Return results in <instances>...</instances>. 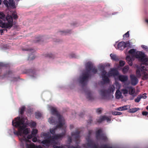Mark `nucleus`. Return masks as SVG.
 I'll return each mask as SVG.
<instances>
[{
	"label": "nucleus",
	"mask_w": 148,
	"mask_h": 148,
	"mask_svg": "<svg viewBox=\"0 0 148 148\" xmlns=\"http://www.w3.org/2000/svg\"><path fill=\"white\" fill-rule=\"evenodd\" d=\"M130 45V43L128 42H125L122 41L119 42L117 45L118 49L120 50H123L125 48L128 47Z\"/></svg>",
	"instance_id": "obj_12"
},
{
	"label": "nucleus",
	"mask_w": 148,
	"mask_h": 148,
	"mask_svg": "<svg viewBox=\"0 0 148 148\" xmlns=\"http://www.w3.org/2000/svg\"><path fill=\"white\" fill-rule=\"evenodd\" d=\"M37 138L36 137L33 138L32 139V141L34 142H36L37 141Z\"/></svg>",
	"instance_id": "obj_59"
},
{
	"label": "nucleus",
	"mask_w": 148,
	"mask_h": 148,
	"mask_svg": "<svg viewBox=\"0 0 148 148\" xmlns=\"http://www.w3.org/2000/svg\"><path fill=\"white\" fill-rule=\"evenodd\" d=\"M122 111L127 110L128 108H130V107L128 105L125 106H124L121 107Z\"/></svg>",
	"instance_id": "obj_39"
},
{
	"label": "nucleus",
	"mask_w": 148,
	"mask_h": 148,
	"mask_svg": "<svg viewBox=\"0 0 148 148\" xmlns=\"http://www.w3.org/2000/svg\"><path fill=\"white\" fill-rule=\"evenodd\" d=\"M12 125L16 127H18V131L14 129V134L16 135L21 136L22 134H27L29 132L27 128H26L29 125L27 118L18 116L15 118L12 121Z\"/></svg>",
	"instance_id": "obj_1"
},
{
	"label": "nucleus",
	"mask_w": 148,
	"mask_h": 148,
	"mask_svg": "<svg viewBox=\"0 0 148 148\" xmlns=\"http://www.w3.org/2000/svg\"><path fill=\"white\" fill-rule=\"evenodd\" d=\"M141 47L143 49L147 51H148V48L147 46L145 45H142Z\"/></svg>",
	"instance_id": "obj_53"
},
{
	"label": "nucleus",
	"mask_w": 148,
	"mask_h": 148,
	"mask_svg": "<svg viewBox=\"0 0 148 148\" xmlns=\"http://www.w3.org/2000/svg\"><path fill=\"white\" fill-rule=\"evenodd\" d=\"M128 64H129L130 66H132V60H131L130 61H129V62H128Z\"/></svg>",
	"instance_id": "obj_63"
},
{
	"label": "nucleus",
	"mask_w": 148,
	"mask_h": 148,
	"mask_svg": "<svg viewBox=\"0 0 148 148\" xmlns=\"http://www.w3.org/2000/svg\"><path fill=\"white\" fill-rule=\"evenodd\" d=\"M22 140L25 141L26 142H31V141L25 136L23 137L22 138Z\"/></svg>",
	"instance_id": "obj_41"
},
{
	"label": "nucleus",
	"mask_w": 148,
	"mask_h": 148,
	"mask_svg": "<svg viewBox=\"0 0 148 148\" xmlns=\"http://www.w3.org/2000/svg\"><path fill=\"white\" fill-rule=\"evenodd\" d=\"M51 141H52L51 139H46L41 141V143L45 145L47 147H49Z\"/></svg>",
	"instance_id": "obj_17"
},
{
	"label": "nucleus",
	"mask_w": 148,
	"mask_h": 148,
	"mask_svg": "<svg viewBox=\"0 0 148 148\" xmlns=\"http://www.w3.org/2000/svg\"><path fill=\"white\" fill-rule=\"evenodd\" d=\"M5 15L2 12H0V27L2 28H10L13 26V19L10 15Z\"/></svg>",
	"instance_id": "obj_2"
},
{
	"label": "nucleus",
	"mask_w": 148,
	"mask_h": 148,
	"mask_svg": "<svg viewBox=\"0 0 148 148\" xmlns=\"http://www.w3.org/2000/svg\"><path fill=\"white\" fill-rule=\"evenodd\" d=\"M65 134L66 132H64L60 134H56L51 138L52 141L62 138L65 136Z\"/></svg>",
	"instance_id": "obj_14"
},
{
	"label": "nucleus",
	"mask_w": 148,
	"mask_h": 148,
	"mask_svg": "<svg viewBox=\"0 0 148 148\" xmlns=\"http://www.w3.org/2000/svg\"><path fill=\"white\" fill-rule=\"evenodd\" d=\"M91 147L93 148H97V146L95 144L93 143V145Z\"/></svg>",
	"instance_id": "obj_64"
},
{
	"label": "nucleus",
	"mask_w": 148,
	"mask_h": 148,
	"mask_svg": "<svg viewBox=\"0 0 148 148\" xmlns=\"http://www.w3.org/2000/svg\"><path fill=\"white\" fill-rule=\"evenodd\" d=\"M9 7H12L13 8H15V2L13 0H9Z\"/></svg>",
	"instance_id": "obj_20"
},
{
	"label": "nucleus",
	"mask_w": 148,
	"mask_h": 148,
	"mask_svg": "<svg viewBox=\"0 0 148 148\" xmlns=\"http://www.w3.org/2000/svg\"><path fill=\"white\" fill-rule=\"evenodd\" d=\"M12 18H13L14 19H16L18 18V16L17 14L15 13H13L12 14V16H11Z\"/></svg>",
	"instance_id": "obj_45"
},
{
	"label": "nucleus",
	"mask_w": 148,
	"mask_h": 148,
	"mask_svg": "<svg viewBox=\"0 0 148 148\" xmlns=\"http://www.w3.org/2000/svg\"><path fill=\"white\" fill-rule=\"evenodd\" d=\"M53 147L54 148H64L63 146H60L57 145H54Z\"/></svg>",
	"instance_id": "obj_56"
},
{
	"label": "nucleus",
	"mask_w": 148,
	"mask_h": 148,
	"mask_svg": "<svg viewBox=\"0 0 148 148\" xmlns=\"http://www.w3.org/2000/svg\"><path fill=\"white\" fill-rule=\"evenodd\" d=\"M111 74H112L113 76H117L119 75V72L116 69H113L111 70Z\"/></svg>",
	"instance_id": "obj_22"
},
{
	"label": "nucleus",
	"mask_w": 148,
	"mask_h": 148,
	"mask_svg": "<svg viewBox=\"0 0 148 148\" xmlns=\"http://www.w3.org/2000/svg\"><path fill=\"white\" fill-rule=\"evenodd\" d=\"M35 70L34 69H31L28 70V72L30 73H31L32 74H34L35 73Z\"/></svg>",
	"instance_id": "obj_40"
},
{
	"label": "nucleus",
	"mask_w": 148,
	"mask_h": 148,
	"mask_svg": "<svg viewBox=\"0 0 148 148\" xmlns=\"http://www.w3.org/2000/svg\"><path fill=\"white\" fill-rule=\"evenodd\" d=\"M126 59L127 62L132 60L130 56H127Z\"/></svg>",
	"instance_id": "obj_54"
},
{
	"label": "nucleus",
	"mask_w": 148,
	"mask_h": 148,
	"mask_svg": "<svg viewBox=\"0 0 148 148\" xmlns=\"http://www.w3.org/2000/svg\"><path fill=\"white\" fill-rule=\"evenodd\" d=\"M107 90H101L100 91V94L103 97H106V96Z\"/></svg>",
	"instance_id": "obj_24"
},
{
	"label": "nucleus",
	"mask_w": 148,
	"mask_h": 148,
	"mask_svg": "<svg viewBox=\"0 0 148 148\" xmlns=\"http://www.w3.org/2000/svg\"><path fill=\"white\" fill-rule=\"evenodd\" d=\"M119 80L122 82H125L128 79V77L126 75H119L118 77Z\"/></svg>",
	"instance_id": "obj_18"
},
{
	"label": "nucleus",
	"mask_w": 148,
	"mask_h": 148,
	"mask_svg": "<svg viewBox=\"0 0 148 148\" xmlns=\"http://www.w3.org/2000/svg\"><path fill=\"white\" fill-rule=\"evenodd\" d=\"M42 41V38L40 37L36 38L33 42L35 43H40Z\"/></svg>",
	"instance_id": "obj_33"
},
{
	"label": "nucleus",
	"mask_w": 148,
	"mask_h": 148,
	"mask_svg": "<svg viewBox=\"0 0 148 148\" xmlns=\"http://www.w3.org/2000/svg\"><path fill=\"white\" fill-rule=\"evenodd\" d=\"M92 121V117H90V119L88 121V124L89 125L91 123Z\"/></svg>",
	"instance_id": "obj_60"
},
{
	"label": "nucleus",
	"mask_w": 148,
	"mask_h": 148,
	"mask_svg": "<svg viewBox=\"0 0 148 148\" xmlns=\"http://www.w3.org/2000/svg\"><path fill=\"white\" fill-rule=\"evenodd\" d=\"M42 114L39 112L35 113V118L37 119L40 118L42 116Z\"/></svg>",
	"instance_id": "obj_32"
},
{
	"label": "nucleus",
	"mask_w": 148,
	"mask_h": 148,
	"mask_svg": "<svg viewBox=\"0 0 148 148\" xmlns=\"http://www.w3.org/2000/svg\"><path fill=\"white\" fill-rule=\"evenodd\" d=\"M23 50L24 51H28L30 52H31L32 53L34 51V50L33 49L29 48H26L25 49H23Z\"/></svg>",
	"instance_id": "obj_42"
},
{
	"label": "nucleus",
	"mask_w": 148,
	"mask_h": 148,
	"mask_svg": "<svg viewBox=\"0 0 148 148\" xmlns=\"http://www.w3.org/2000/svg\"><path fill=\"white\" fill-rule=\"evenodd\" d=\"M68 140L69 142V143H71L72 141V137L71 136H69L68 138Z\"/></svg>",
	"instance_id": "obj_61"
},
{
	"label": "nucleus",
	"mask_w": 148,
	"mask_h": 148,
	"mask_svg": "<svg viewBox=\"0 0 148 148\" xmlns=\"http://www.w3.org/2000/svg\"><path fill=\"white\" fill-rule=\"evenodd\" d=\"M116 97L117 99H119L121 97L122 95L121 92L119 90H116Z\"/></svg>",
	"instance_id": "obj_26"
},
{
	"label": "nucleus",
	"mask_w": 148,
	"mask_h": 148,
	"mask_svg": "<svg viewBox=\"0 0 148 148\" xmlns=\"http://www.w3.org/2000/svg\"><path fill=\"white\" fill-rule=\"evenodd\" d=\"M123 92V94L124 95L125 94H126L128 93V90H127L125 89H123L121 90Z\"/></svg>",
	"instance_id": "obj_50"
},
{
	"label": "nucleus",
	"mask_w": 148,
	"mask_h": 148,
	"mask_svg": "<svg viewBox=\"0 0 148 148\" xmlns=\"http://www.w3.org/2000/svg\"><path fill=\"white\" fill-rule=\"evenodd\" d=\"M51 112L53 115L56 116L58 119V121H59L60 119L61 122H64V120L62 116H61L58 112L56 108L52 107L51 108Z\"/></svg>",
	"instance_id": "obj_10"
},
{
	"label": "nucleus",
	"mask_w": 148,
	"mask_h": 148,
	"mask_svg": "<svg viewBox=\"0 0 148 148\" xmlns=\"http://www.w3.org/2000/svg\"><path fill=\"white\" fill-rule=\"evenodd\" d=\"M129 69V67L128 66H125L123 69L122 71L124 74L127 73Z\"/></svg>",
	"instance_id": "obj_31"
},
{
	"label": "nucleus",
	"mask_w": 148,
	"mask_h": 148,
	"mask_svg": "<svg viewBox=\"0 0 148 148\" xmlns=\"http://www.w3.org/2000/svg\"><path fill=\"white\" fill-rule=\"evenodd\" d=\"M141 68H141H139L136 70V75L138 77H140L141 76L142 73L141 70Z\"/></svg>",
	"instance_id": "obj_25"
},
{
	"label": "nucleus",
	"mask_w": 148,
	"mask_h": 148,
	"mask_svg": "<svg viewBox=\"0 0 148 148\" xmlns=\"http://www.w3.org/2000/svg\"><path fill=\"white\" fill-rule=\"evenodd\" d=\"M135 57L138 58L141 62L144 63V64L145 66V64H147V62L148 59L145 57V53L141 51H137L136 52Z\"/></svg>",
	"instance_id": "obj_4"
},
{
	"label": "nucleus",
	"mask_w": 148,
	"mask_h": 148,
	"mask_svg": "<svg viewBox=\"0 0 148 148\" xmlns=\"http://www.w3.org/2000/svg\"><path fill=\"white\" fill-rule=\"evenodd\" d=\"M80 133V131L77 130H76L75 132H72L71 133L72 137L74 139L75 143L77 144H78L79 142Z\"/></svg>",
	"instance_id": "obj_11"
},
{
	"label": "nucleus",
	"mask_w": 148,
	"mask_h": 148,
	"mask_svg": "<svg viewBox=\"0 0 148 148\" xmlns=\"http://www.w3.org/2000/svg\"><path fill=\"white\" fill-rule=\"evenodd\" d=\"M91 71L94 74H96L98 70L97 69H96L95 67H93V68H92Z\"/></svg>",
	"instance_id": "obj_44"
},
{
	"label": "nucleus",
	"mask_w": 148,
	"mask_h": 148,
	"mask_svg": "<svg viewBox=\"0 0 148 148\" xmlns=\"http://www.w3.org/2000/svg\"><path fill=\"white\" fill-rule=\"evenodd\" d=\"M123 38H128L129 36V32L128 31L125 34H124L123 36Z\"/></svg>",
	"instance_id": "obj_52"
},
{
	"label": "nucleus",
	"mask_w": 148,
	"mask_h": 148,
	"mask_svg": "<svg viewBox=\"0 0 148 148\" xmlns=\"http://www.w3.org/2000/svg\"><path fill=\"white\" fill-rule=\"evenodd\" d=\"M115 87L114 85H112L110 86L109 88L107 90V93H113L115 90Z\"/></svg>",
	"instance_id": "obj_21"
},
{
	"label": "nucleus",
	"mask_w": 148,
	"mask_h": 148,
	"mask_svg": "<svg viewBox=\"0 0 148 148\" xmlns=\"http://www.w3.org/2000/svg\"><path fill=\"white\" fill-rule=\"evenodd\" d=\"M26 148H34L35 145L33 143L32 144H28L27 143L26 144ZM38 148H42L41 146H38Z\"/></svg>",
	"instance_id": "obj_27"
},
{
	"label": "nucleus",
	"mask_w": 148,
	"mask_h": 148,
	"mask_svg": "<svg viewBox=\"0 0 148 148\" xmlns=\"http://www.w3.org/2000/svg\"><path fill=\"white\" fill-rule=\"evenodd\" d=\"M148 113L147 112L143 111L142 112V114L143 115L147 116L148 114Z\"/></svg>",
	"instance_id": "obj_57"
},
{
	"label": "nucleus",
	"mask_w": 148,
	"mask_h": 148,
	"mask_svg": "<svg viewBox=\"0 0 148 148\" xmlns=\"http://www.w3.org/2000/svg\"><path fill=\"white\" fill-rule=\"evenodd\" d=\"M96 112L98 114H101L102 112V108H98L96 110Z\"/></svg>",
	"instance_id": "obj_48"
},
{
	"label": "nucleus",
	"mask_w": 148,
	"mask_h": 148,
	"mask_svg": "<svg viewBox=\"0 0 148 148\" xmlns=\"http://www.w3.org/2000/svg\"><path fill=\"white\" fill-rule=\"evenodd\" d=\"M28 123H29V125L31 128H34L36 125V123L34 121H31L30 123L29 122Z\"/></svg>",
	"instance_id": "obj_34"
},
{
	"label": "nucleus",
	"mask_w": 148,
	"mask_h": 148,
	"mask_svg": "<svg viewBox=\"0 0 148 148\" xmlns=\"http://www.w3.org/2000/svg\"><path fill=\"white\" fill-rule=\"evenodd\" d=\"M142 73V79L145 80L148 78V74L145 71H148V64H145V66H142L141 69Z\"/></svg>",
	"instance_id": "obj_9"
},
{
	"label": "nucleus",
	"mask_w": 148,
	"mask_h": 148,
	"mask_svg": "<svg viewBox=\"0 0 148 148\" xmlns=\"http://www.w3.org/2000/svg\"><path fill=\"white\" fill-rule=\"evenodd\" d=\"M38 133V130L36 129H33L32 131L31 134L34 136L36 135V134Z\"/></svg>",
	"instance_id": "obj_38"
},
{
	"label": "nucleus",
	"mask_w": 148,
	"mask_h": 148,
	"mask_svg": "<svg viewBox=\"0 0 148 148\" xmlns=\"http://www.w3.org/2000/svg\"><path fill=\"white\" fill-rule=\"evenodd\" d=\"M102 131V129H99L96 132V138L97 140H102L104 141H106L108 140V138L104 133L101 134Z\"/></svg>",
	"instance_id": "obj_7"
},
{
	"label": "nucleus",
	"mask_w": 148,
	"mask_h": 148,
	"mask_svg": "<svg viewBox=\"0 0 148 148\" xmlns=\"http://www.w3.org/2000/svg\"><path fill=\"white\" fill-rule=\"evenodd\" d=\"M25 109V107L24 106L22 107L20 109V114L21 115H22L23 114L24 111Z\"/></svg>",
	"instance_id": "obj_36"
},
{
	"label": "nucleus",
	"mask_w": 148,
	"mask_h": 148,
	"mask_svg": "<svg viewBox=\"0 0 148 148\" xmlns=\"http://www.w3.org/2000/svg\"><path fill=\"white\" fill-rule=\"evenodd\" d=\"M3 3L6 7H9L8 1L7 0H4L3 1Z\"/></svg>",
	"instance_id": "obj_51"
},
{
	"label": "nucleus",
	"mask_w": 148,
	"mask_h": 148,
	"mask_svg": "<svg viewBox=\"0 0 148 148\" xmlns=\"http://www.w3.org/2000/svg\"><path fill=\"white\" fill-rule=\"evenodd\" d=\"M110 57L111 59L115 61H118L119 60L118 57L115 55L112 54V53L110 54Z\"/></svg>",
	"instance_id": "obj_28"
},
{
	"label": "nucleus",
	"mask_w": 148,
	"mask_h": 148,
	"mask_svg": "<svg viewBox=\"0 0 148 148\" xmlns=\"http://www.w3.org/2000/svg\"><path fill=\"white\" fill-rule=\"evenodd\" d=\"M128 53L132 55H135L136 53V50L133 49H131L129 51Z\"/></svg>",
	"instance_id": "obj_35"
},
{
	"label": "nucleus",
	"mask_w": 148,
	"mask_h": 148,
	"mask_svg": "<svg viewBox=\"0 0 148 148\" xmlns=\"http://www.w3.org/2000/svg\"><path fill=\"white\" fill-rule=\"evenodd\" d=\"M86 94L87 95L86 98L89 100H92L93 99V98L92 96L91 91L88 90L86 92Z\"/></svg>",
	"instance_id": "obj_19"
},
{
	"label": "nucleus",
	"mask_w": 148,
	"mask_h": 148,
	"mask_svg": "<svg viewBox=\"0 0 148 148\" xmlns=\"http://www.w3.org/2000/svg\"><path fill=\"white\" fill-rule=\"evenodd\" d=\"M42 135L44 137V138L45 139H51L52 137H51V136L50 135V134H49V132L47 133H43L42 134Z\"/></svg>",
	"instance_id": "obj_23"
},
{
	"label": "nucleus",
	"mask_w": 148,
	"mask_h": 148,
	"mask_svg": "<svg viewBox=\"0 0 148 148\" xmlns=\"http://www.w3.org/2000/svg\"><path fill=\"white\" fill-rule=\"evenodd\" d=\"M139 110V108H132V109H130L129 110V112L131 113H134Z\"/></svg>",
	"instance_id": "obj_30"
},
{
	"label": "nucleus",
	"mask_w": 148,
	"mask_h": 148,
	"mask_svg": "<svg viewBox=\"0 0 148 148\" xmlns=\"http://www.w3.org/2000/svg\"><path fill=\"white\" fill-rule=\"evenodd\" d=\"M31 55H30V56L29 57V58H28V60H32L34 59L35 58V56H32V57H30V56Z\"/></svg>",
	"instance_id": "obj_58"
},
{
	"label": "nucleus",
	"mask_w": 148,
	"mask_h": 148,
	"mask_svg": "<svg viewBox=\"0 0 148 148\" xmlns=\"http://www.w3.org/2000/svg\"><path fill=\"white\" fill-rule=\"evenodd\" d=\"M93 64L90 62H87L86 65V70L87 71L83 73L82 75L80 77L79 83L83 86L86 85L90 76V72L93 68Z\"/></svg>",
	"instance_id": "obj_3"
},
{
	"label": "nucleus",
	"mask_w": 148,
	"mask_h": 148,
	"mask_svg": "<svg viewBox=\"0 0 148 148\" xmlns=\"http://www.w3.org/2000/svg\"><path fill=\"white\" fill-rule=\"evenodd\" d=\"M146 95V93H144V94L142 95H139V96L140 97H141V99L143 98L144 99H145L147 98Z\"/></svg>",
	"instance_id": "obj_47"
},
{
	"label": "nucleus",
	"mask_w": 148,
	"mask_h": 148,
	"mask_svg": "<svg viewBox=\"0 0 148 148\" xmlns=\"http://www.w3.org/2000/svg\"><path fill=\"white\" fill-rule=\"evenodd\" d=\"M105 66L102 65L100 66L99 69L101 71V75L104 82L105 83H109L110 80L107 76V72L105 70Z\"/></svg>",
	"instance_id": "obj_5"
},
{
	"label": "nucleus",
	"mask_w": 148,
	"mask_h": 148,
	"mask_svg": "<svg viewBox=\"0 0 148 148\" xmlns=\"http://www.w3.org/2000/svg\"><path fill=\"white\" fill-rule=\"evenodd\" d=\"M6 66V65L3 63L0 62V79H3L7 77H9L12 74V72L11 71H6L5 73L3 75H1V72L2 71V68Z\"/></svg>",
	"instance_id": "obj_8"
},
{
	"label": "nucleus",
	"mask_w": 148,
	"mask_h": 148,
	"mask_svg": "<svg viewBox=\"0 0 148 148\" xmlns=\"http://www.w3.org/2000/svg\"><path fill=\"white\" fill-rule=\"evenodd\" d=\"M141 99V97H140V96L138 95L135 99V101L136 102L138 103L140 101Z\"/></svg>",
	"instance_id": "obj_43"
},
{
	"label": "nucleus",
	"mask_w": 148,
	"mask_h": 148,
	"mask_svg": "<svg viewBox=\"0 0 148 148\" xmlns=\"http://www.w3.org/2000/svg\"><path fill=\"white\" fill-rule=\"evenodd\" d=\"M92 130H90L88 132V135L86 138V140L88 143L83 145V146L85 148H87L88 147H92L94 143L93 141L90 139L91 134L92 132Z\"/></svg>",
	"instance_id": "obj_6"
},
{
	"label": "nucleus",
	"mask_w": 148,
	"mask_h": 148,
	"mask_svg": "<svg viewBox=\"0 0 148 148\" xmlns=\"http://www.w3.org/2000/svg\"><path fill=\"white\" fill-rule=\"evenodd\" d=\"M64 123V122H61L60 120L59 121V123L55 127L53 128L50 129V133L53 135H54L55 133V130L57 129V128H61L62 127Z\"/></svg>",
	"instance_id": "obj_13"
},
{
	"label": "nucleus",
	"mask_w": 148,
	"mask_h": 148,
	"mask_svg": "<svg viewBox=\"0 0 148 148\" xmlns=\"http://www.w3.org/2000/svg\"><path fill=\"white\" fill-rule=\"evenodd\" d=\"M131 84L132 85H136L138 82V80L136 77L134 75H132L130 76Z\"/></svg>",
	"instance_id": "obj_16"
},
{
	"label": "nucleus",
	"mask_w": 148,
	"mask_h": 148,
	"mask_svg": "<svg viewBox=\"0 0 148 148\" xmlns=\"http://www.w3.org/2000/svg\"><path fill=\"white\" fill-rule=\"evenodd\" d=\"M125 64V62L124 61L120 60L119 61V65L120 66H123Z\"/></svg>",
	"instance_id": "obj_49"
},
{
	"label": "nucleus",
	"mask_w": 148,
	"mask_h": 148,
	"mask_svg": "<svg viewBox=\"0 0 148 148\" xmlns=\"http://www.w3.org/2000/svg\"><path fill=\"white\" fill-rule=\"evenodd\" d=\"M105 120H106L107 122H109L111 121V118L106 116H100L99 119H97V122L99 123H101Z\"/></svg>",
	"instance_id": "obj_15"
},
{
	"label": "nucleus",
	"mask_w": 148,
	"mask_h": 148,
	"mask_svg": "<svg viewBox=\"0 0 148 148\" xmlns=\"http://www.w3.org/2000/svg\"><path fill=\"white\" fill-rule=\"evenodd\" d=\"M68 148H80V147L78 145H77V146L75 147L73 146L68 145Z\"/></svg>",
	"instance_id": "obj_46"
},
{
	"label": "nucleus",
	"mask_w": 148,
	"mask_h": 148,
	"mask_svg": "<svg viewBox=\"0 0 148 148\" xmlns=\"http://www.w3.org/2000/svg\"><path fill=\"white\" fill-rule=\"evenodd\" d=\"M70 56L72 58H76V55L74 54H71L70 55Z\"/></svg>",
	"instance_id": "obj_62"
},
{
	"label": "nucleus",
	"mask_w": 148,
	"mask_h": 148,
	"mask_svg": "<svg viewBox=\"0 0 148 148\" xmlns=\"http://www.w3.org/2000/svg\"><path fill=\"white\" fill-rule=\"evenodd\" d=\"M49 121L50 123L53 124L55 122L54 118L53 117L49 118Z\"/></svg>",
	"instance_id": "obj_37"
},
{
	"label": "nucleus",
	"mask_w": 148,
	"mask_h": 148,
	"mask_svg": "<svg viewBox=\"0 0 148 148\" xmlns=\"http://www.w3.org/2000/svg\"><path fill=\"white\" fill-rule=\"evenodd\" d=\"M33 136H34L31 134L30 135H28L27 137V138L28 139H31L32 138Z\"/></svg>",
	"instance_id": "obj_55"
},
{
	"label": "nucleus",
	"mask_w": 148,
	"mask_h": 148,
	"mask_svg": "<svg viewBox=\"0 0 148 148\" xmlns=\"http://www.w3.org/2000/svg\"><path fill=\"white\" fill-rule=\"evenodd\" d=\"M135 91L134 89L132 87L129 88V93L130 95H132L134 94Z\"/></svg>",
	"instance_id": "obj_29"
}]
</instances>
